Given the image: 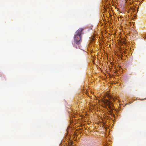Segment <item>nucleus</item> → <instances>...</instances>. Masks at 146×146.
I'll use <instances>...</instances> for the list:
<instances>
[{
    "mask_svg": "<svg viewBox=\"0 0 146 146\" xmlns=\"http://www.w3.org/2000/svg\"><path fill=\"white\" fill-rule=\"evenodd\" d=\"M83 30L82 28H79L75 32L74 36V42L77 45L80 44L82 42L81 35Z\"/></svg>",
    "mask_w": 146,
    "mask_h": 146,
    "instance_id": "1",
    "label": "nucleus"
},
{
    "mask_svg": "<svg viewBox=\"0 0 146 146\" xmlns=\"http://www.w3.org/2000/svg\"><path fill=\"white\" fill-rule=\"evenodd\" d=\"M104 102L106 107L107 108H108L111 110L113 109V104L111 101H110L109 100L107 99H105L104 101Z\"/></svg>",
    "mask_w": 146,
    "mask_h": 146,
    "instance_id": "2",
    "label": "nucleus"
},
{
    "mask_svg": "<svg viewBox=\"0 0 146 146\" xmlns=\"http://www.w3.org/2000/svg\"><path fill=\"white\" fill-rule=\"evenodd\" d=\"M108 97L109 98V99H112V100L113 101H114L115 100L117 99L116 98H113V97H111V96L110 95H108Z\"/></svg>",
    "mask_w": 146,
    "mask_h": 146,
    "instance_id": "3",
    "label": "nucleus"
}]
</instances>
